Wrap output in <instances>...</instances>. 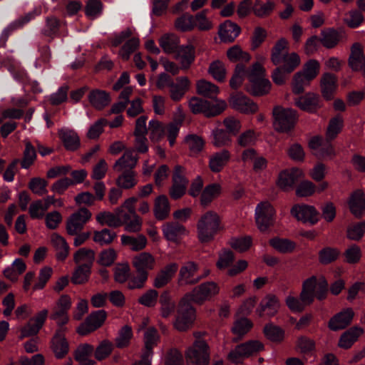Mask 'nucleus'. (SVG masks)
I'll use <instances>...</instances> for the list:
<instances>
[{
    "label": "nucleus",
    "mask_w": 365,
    "mask_h": 365,
    "mask_svg": "<svg viewBox=\"0 0 365 365\" xmlns=\"http://www.w3.org/2000/svg\"><path fill=\"white\" fill-rule=\"evenodd\" d=\"M220 288L217 283L208 281L196 286L191 292L184 295V302H192L202 304L205 302L212 299L220 292ZM195 309L191 305L184 303V329L192 324L195 319Z\"/></svg>",
    "instance_id": "nucleus-1"
},
{
    "label": "nucleus",
    "mask_w": 365,
    "mask_h": 365,
    "mask_svg": "<svg viewBox=\"0 0 365 365\" xmlns=\"http://www.w3.org/2000/svg\"><path fill=\"white\" fill-rule=\"evenodd\" d=\"M246 91L255 96H264L271 90V82L266 78L265 69L259 63H254L247 73Z\"/></svg>",
    "instance_id": "nucleus-2"
},
{
    "label": "nucleus",
    "mask_w": 365,
    "mask_h": 365,
    "mask_svg": "<svg viewBox=\"0 0 365 365\" xmlns=\"http://www.w3.org/2000/svg\"><path fill=\"white\" fill-rule=\"evenodd\" d=\"M220 229V218L218 214L213 211H207L197 222V237L202 243L210 242L214 240Z\"/></svg>",
    "instance_id": "nucleus-3"
},
{
    "label": "nucleus",
    "mask_w": 365,
    "mask_h": 365,
    "mask_svg": "<svg viewBox=\"0 0 365 365\" xmlns=\"http://www.w3.org/2000/svg\"><path fill=\"white\" fill-rule=\"evenodd\" d=\"M327 287V282L324 277L317 279L314 276L311 277L303 283L300 299L305 307L313 302L314 297L322 300L326 297Z\"/></svg>",
    "instance_id": "nucleus-4"
},
{
    "label": "nucleus",
    "mask_w": 365,
    "mask_h": 365,
    "mask_svg": "<svg viewBox=\"0 0 365 365\" xmlns=\"http://www.w3.org/2000/svg\"><path fill=\"white\" fill-rule=\"evenodd\" d=\"M189 107L194 113H202L207 117L215 116L220 114L227 107V103L222 100H216L215 103L198 98H192L189 101Z\"/></svg>",
    "instance_id": "nucleus-5"
},
{
    "label": "nucleus",
    "mask_w": 365,
    "mask_h": 365,
    "mask_svg": "<svg viewBox=\"0 0 365 365\" xmlns=\"http://www.w3.org/2000/svg\"><path fill=\"white\" fill-rule=\"evenodd\" d=\"M274 126L280 132H287L292 129L297 120L296 111L292 108L275 106L273 109Z\"/></svg>",
    "instance_id": "nucleus-6"
},
{
    "label": "nucleus",
    "mask_w": 365,
    "mask_h": 365,
    "mask_svg": "<svg viewBox=\"0 0 365 365\" xmlns=\"http://www.w3.org/2000/svg\"><path fill=\"white\" fill-rule=\"evenodd\" d=\"M187 360L195 365H208L210 352L207 343L202 339L196 340L187 351Z\"/></svg>",
    "instance_id": "nucleus-7"
},
{
    "label": "nucleus",
    "mask_w": 365,
    "mask_h": 365,
    "mask_svg": "<svg viewBox=\"0 0 365 365\" xmlns=\"http://www.w3.org/2000/svg\"><path fill=\"white\" fill-rule=\"evenodd\" d=\"M107 317V312L98 310L91 312L76 329V332L81 336H86L97 330L104 324Z\"/></svg>",
    "instance_id": "nucleus-8"
},
{
    "label": "nucleus",
    "mask_w": 365,
    "mask_h": 365,
    "mask_svg": "<svg viewBox=\"0 0 365 365\" xmlns=\"http://www.w3.org/2000/svg\"><path fill=\"white\" fill-rule=\"evenodd\" d=\"M91 212L86 207H81L71 214L66 220V230L69 235L79 233L85 224L91 219Z\"/></svg>",
    "instance_id": "nucleus-9"
},
{
    "label": "nucleus",
    "mask_w": 365,
    "mask_h": 365,
    "mask_svg": "<svg viewBox=\"0 0 365 365\" xmlns=\"http://www.w3.org/2000/svg\"><path fill=\"white\" fill-rule=\"evenodd\" d=\"M263 349L262 344L257 340H252L237 346L232 350L229 355V359L235 364L240 363L243 359Z\"/></svg>",
    "instance_id": "nucleus-10"
},
{
    "label": "nucleus",
    "mask_w": 365,
    "mask_h": 365,
    "mask_svg": "<svg viewBox=\"0 0 365 365\" xmlns=\"http://www.w3.org/2000/svg\"><path fill=\"white\" fill-rule=\"evenodd\" d=\"M274 209L270 202L264 201L259 202L255 208V221L260 231H265L273 224Z\"/></svg>",
    "instance_id": "nucleus-11"
},
{
    "label": "nucleus",
    "mask_w": 365,
    "mask_h": 365,
    "mask_svg": "<svg viewBox=\"0 0 365 365\" xmlns=\"http://www.w3.org/2000/svg\"><path fill=\"white\" fill-rule=\"evenodd\" d=\"M48 310L43 309L31 318L28 323L21 328L19 339L36 335L42 328L48 316Z\"/></svg>",
    "instance_id": "nucleus-12"
},
{
    "label": "nucleus",
    "mask_w": 365,
    "mask_h": 365,
    "mask_svg": "<svg viewBox=\"0 0 365 365\" xmlns=\"http://www.w3.org/2000/svg\"><path fill=\"white\" fill-rule=\"evenodd\" d=\"M232 108L245 114H252L258 110V105L243 93H238L230 98Z\"/></svg>",
    "instance_id": "nucleus-13"
},
{
    "label": "nucleus",
    "mask_w": 365,
    "mask_h": 365,
    "mask_svg": "<svg viewBox=\"0 0 365 365\" xmlns=\"http://www.w3.org/2000/svg\"><path fill=\"white\" fill-rule=\"evenodd\" d=\"M291 214L298 220L310 225H314L319 220V212L312 205H294L291 210Z\"/></svg>",
    "instance_id": "nucleus-14"
},
{
    "label": "nucleus",
    "mask_w": 365,
    "mask_h": 365,
    "mask_svg": "<svg viewBox=\"0 0 365 365\" xmlns=\"http://www.w3.org/2000/svg\"><path fill=\"white\" fill-rule=\"evenodd\" d=\"M66 331L67 329H56L51 339V348L56 358L58 359L64 358L69 351V344L65 337Z\"/></svg>",
    "instance_id": "nucleus-15"
},
{
    "label": "nucleus",
    "mask_w": 365,
    "mask_h": 365,
    "mask_svg": "<svg viewBox=\"0 0 365 365\" xmlns=\"http://www.w3.org/2000/svg\"><path fill=\"white\" fill-rule=\"evenodd\" d=\"M304 176L303 171L297 168L282 171L277 181V186L283 190H288L292 187L295 182Z\"/></svg>",
    "instance_id": "nucleus-16"
},
{
    "label": "nucleus",
    "mask_w": 365,
    "mask_h": 365,
    "mask_svg": "<svg viewBox=\"0 0 365 365\" xmlns=\"http://www.w3.org/2000/svg\"><path fill=\"white\" fill-rule=\"evenodd\" d=\"M133 264L138 274H142L148 278V270L153 269L155 259L148 252H141L133 258Z\"/></svg>",
    "instance_id": "nucleus-17"
},
{
    "label": "nucleus",
    "mask_w": 365,
    "mask_h": 365,
    "mask_svg": "<svg viewBox=\"0 0 365 365\" xmlns=\"http://www.w3.org/2000/svg\"><path fill=\"white\" fill-rule=\"evenodd\" d=\"M354 315L352 309L346 308L334 315L329 322V328L337 331L346 328L351 322Z\"/></svg>",
    "instance_id": "nucleus-18"
},
{
    "label": "nucleus",
    "mask_w": 365,
    "mask_h": 365,
    "mask_svg": "<svg viewBox=\"0 0 365 365\" xmlns=\"http://www.w3.org/2000/svg\"><path fill=\"white\" fill-rule=\"evenodd\" d=\"M294 103L301 110L309 113H314L321 107L319 97L312 93L296 98Z\"/></svg>",
    "instance_id": "nucleus-19"
},
{
    "label": "nucleus",
    "mask_w": 365,
    "mask_h": 365,
    "mask_svg": "<svg viewBox=\"0 0 365 365\" xmlns=\"http://www.w3.org/2000/svg\"><path fill=\"white\" fill-rule=\"evenodd\" d=\"M351 212L356 217L362 216L365 211V195L363 190H356L351 195L348 200Z\"/></svg>",
    "instance_id": "nucleus-20"
},
{
    "label": "nucleus",
    "mask_w": 365,
    "mask_h": 365,
    "mask_svg": "<svg viewBox=\"0 0 365 365\" xmlns=\"http://www.w3.org/2000/svg\"><path fill=\"white\" fill-rule=\"evenodd\" d=\"M240 28L235 23L227 20L220 25L218 34L221 41L231 43L239 36Z\"/></svg>",
    "instance_id": "nucleus-21"
},
{
    "label": "nucleus",
    "mask_w": 365,
    "mask_h": 365,
    "mask_svg": "<svg viewBox=\"0 0 365 365\" xmlns=\"http://www.w3.org/2000/svg\"><path fill=\"white\" fill-rule=\"evenodd\" d=\"M159 44L163 51L168 54L179 53L180 38L175 34L168 33L159 38Z\"/></svg>",
    "instance_id": "nucleus-22"
},
{
    "label": "nucleus",
    "mask_w": 365,
    "mask_h": 365,
    "mask_svg": "<svg viewBox=\"0 0 365 365\" xmlns=\"http://www.w3.org/2000/svg\"><path fill=\"white\" fill-rule=\"evenodd\" d=\"M280 303L279 299L273 294L267 295L260 302L256 312L259 316L264 313L269 317L274 316L279 310Z\"/></svg>",
    "instance_id": "nucleus-23"
},
{
    "label": "nucleus",
    "mask_w": 365,
    "mask_h": 365,
    "mask_svg": "<svg viewBox=\"0 0 365 365\" xmlns=\"http://www.w3.org/2000/svg\"><path fill=\"white\" fill-rule=\"evenodd\" d=\"M88 98L91 105L98 110H103L111 101L109 93L106 91L100 89L92 90L89 93Z\"/></svg>",
    "instance_id": "nucleus-24"
},
{
    "label": "nucleus",
    "mask_w": 365,
    "mask_h": 365,
    "mask_svg": "<svg viewBox=\"0 0 365 365\" xmlns=\"http://www.w3.org/2000/svg\"><path fill=\"white\" fill-rule=\"evenodd\" d=\"M349 64L353 71H361L365 75V57L360 44L354 43L352 46Z\"/></svg>",
    "instance_id": "nucleus-25"
},
{
    "label": "nucleus",
    "mask_w": 365,
    "mask_h": 365,
    "mask_svg": "<svg viewBox=\"0 0 365 365\" xmlns=\"http://www.w3.org/2000/svg\"><path fill=\"white\" fill-rule=\"evenodd\" d=\"M178 267L176 263H171L165 266L157 274L153 283L154 287L160 289L167 285L176 273Z\"/></svg>",
    "instance_id": "nucleus-26"
},
{
    "label": "nucleus",
    "mask_w": 365,
    "mask_h": 365,
    "mask_svg": "<svg viewBox=\"0 0 365 365\" xmlns=\"http://www.w3.org/2000/svg\"><path fill=\"white\" fill-rule=\"evenodd\" d=\"M173 185L170 189L169 194L174 200L182 197V168L181 165H176L173 170L172 177Z\"/></svg>",
    "instance_id": "nucleus-27"
},
{
    "label": "nucleus",
    "mask_w": 365,
    "mask_h": 365,
    "mask_svg": "<svg viewBox=\"0 0 365 365\" xmlns=\"http://www.w3.org/2000/svg\"><path fill=\"white\" fill-rule=\"evenodd\" d=\"M153 212L158 220H164L168 217L170 213V203L166 195H161L155 198Z\"/></svg>",
    "instance_id": "nucleus-28"
},
{
    "label": "nucleus",
    "mask_w": 365,
    "mask_h": 365,
    "mask_svg": "<svg viewBox=\"0 0 365 365\" xmlns=\"http://www.w3.org/2000/svg\"><path fill=\"white\" fill-rule=\"evenodd\" d=\"M58 135L67 150L75 151L79 148L80 138L73 130H61L58 132Z\"/></svg>",
    "instance_id": "nucleus-29"
},
{
    "label": "nucleus",
    "mask_w": 365,
    "mask_h": 365,
    "mask_svg": "<svg viewBox=\"0 0 365 365\" xmlns=\"http://www.w3.org/2000/svg\"><path fill=\"white\" fill-rule=\"evenodd\" d=\"M133 150H127L124 154L115 163L113 169L117 171H121L123 169H133L138 163V156L133 155Z\"/></svg>",
    "instance_id": "nucleus-30"
},
{
    "label": "nucleus",
    "mask_w": 365,
    "mask_h": 365,
    "mask_svg": "<svg viewBox=\"0 0 365 365\" xmlns=\"http://www.w3.org/2000/svg\"><path fill=\"white\" fill-rule=\"evenodd\" d=\"M230 158L228 150H223L215 153L210 157L209 167L214 173L220 172L227 163Z\"/></svg>",
    "instance_id": "nucleus-31"
},
{
    "label": "nucleus",
    "mask_w": 365,
    "mask_h": 365,
    "mask_svg": "<svg viewBox=\"0 0 365 365\" xmlns=\"http://www.w3.org/2000/svg\"><path fill=\"white\" fill-rule=\"evenodd\" d=\"M95 260V252L87 248H80L73 255L74 262L79 266L91 267Z\"/></svg>",
    "instance_id": "nucleus-32"
},
{
    "label": "nucleus",
    "mask_w": 365,
    "mask_h": 365,
    "mask_svg": "<svg viewBox=\"0 0 365 365\" xmlns=\"http://www.w3.org/2000/svg\"><path fill=\"white\" fill-rule=\"evenodd\" d=\"M35 16L34 12H30L26 14L24 16H20L16 21L9 24L3 31L1 35V39L6 42L10 34L19 29L22 28L26 24L29 23Z\"/></svg>",
    "instance_id": "nucleus-33"
},
{
    "label": "nucleus",
    "mask_w": 365,
    "mask_h": 365,
    "mask_svg": "<svg viewBox=\"0 0 365 365\" xmlns=\"http://www.w3.org/2000/svg\"><path fill=\"white\" fill-rule=\"evenodd\" d=\"M35 16L34 12H30L26 14L24 16H20L16 21L9 24L3 31L1 35V39L6 42L10 34L19 29L22 28L26 24L29 23Z\"/></svg>",
    "instance_id": "nucleus-34"
},
{
    "label": "nucleus",
    "mask_w": 365,
    "mask_h": 365,
    "mask_svg": "<svg viewBox=\"0 0 365 365\" xmlns=\"http://www.w3.org/2000/svg\"><path fill=\"white\" fill-rule=\"evenodd\" d=\"M160 340V335L158 332V330L154 327H148L143 336V341H144V353L153 354V349L154 346H157L158 341Z\"/></svg>",
    "instance_id": "nucleus-35"
},
{
    "label": "nucleus",
    "mask_w": 365,
    "mask_h": 365,
    "mask_svg": "<svg viewBox=\"0 0 365 365\" xmlns=\"http://www.w3.org/2000/svg\"><path fill=\"white\" fill-rule=\"evenodd\" d=\"M51 241L56 250V259L60 261L65 260L69 251V247L66 240L61 235L53 233L51 236Z\"/></svg>",
    "instance_id": "nucleus-36"
},
{
    "label": "nucleus",
    "mask_w": 365,
    "mask_h": 365,
    "mask_svg": "<svg viewBox=\"0 0 365 365\" xmlns=\"http://www.w3.org/2000/svg\"><path fill=\"white\" fill-rule=\"evenodd\" d=\"M163 232L168 240L176 242L182 234V225L178 222H167L163 226Z\"/></svg>",
    "instance_id": "nucleus-37"
},
{
    "label": "nucleus",
    "mask_w": 365,
    "mask_h": 365,
    "mask_svg": "<svg viewBox=\"0 0 365 365\" xmlns=\"http://www.w3.org/2000/svg\"><path fill=\"white\" fill-rule=\"evenodd\" d=\"M336 79L334 74L325 73L321 79V87L324 97L330 99L336 89Z\"/></svg>",
    "instance_id": "nucleus-38"
},
{
    "label": "nucleus",
    "mask_w": 365,
    "mask_h": 365,
    "mask_svg": "<svg viewBox=\"0 0 365 365\" xmlns=\"http://www.w3.org/2000/svg\"><path fill=\"white\" fill-rule=\"evenodd\" d=\"M362 333L363 329L360 327H355L349 329L340 337L339 346L344 349L351 347Z\"/></svg>",
    "instance_id": "nucleus-39"
},
{
    "label": "nucleus",
    "mask_w": 365,
    "mask_h": 365,
    "mask_svg": "<svg viewBox=\"0 0 365 365\" xmlns=\"http://www.w3.org/2000/svg\"><path fill=\"white\" fill-rule=\"evenodd\" d=\"M91 274V267L77 265L74 269L71 282L76 285L84 284L89 281Z\"/></svg>",
    "instance_id": "nucleus-40"
},
{
    "label": "nucleus",
    "mask_w": 365,
    "mask_h": 365,
    "mask_svg": "<svg viewBox=\"0 0 365 365\" xmlns=\"http://www.w3.org/2000/svg\"><path fill=\"white\" fill-rule=\"evenodd\" d=\"M136 173L130 169L125 170L116 179V185L123 189H130L138 183L135 179Z\"/></svg>",
    "instance_id": "nucleus-41"
},
{
    "label": "nucleus",
    "mask_w": 365,
    "mask_h": 365,
    "mask_svg": "<svg viewBox=\"0 0 365 365\" xmlns=\"http://www.w3.org/2000/svg\"><path fill=\"white\" fill-rule=\"evenodd\" d=\"M230 134L222 128H215L212 130V143L217 147L228 146L232 143Z\"/></svg>",
    "instance_id": "nucleus-42"
},
{
    "label": "nucleus",
    "mask_w": 365,
    "mask_h": 365,
    "mask_svg": "<svg viewBox=\"0 0 365 365\" xmlns=\"http://www.w3.org/2000/svg\"><path fill=\"white\" fill-rule=\"evenodd\" d=\"M122 245L130 246L133 251H140L144 249L147 244V239L143 235H139L137 237L123 235L121 237Z\"/></svg>",
    "instance_id": "nucleus-43"
},
{
    "label": "nucleus",
    "mask_w": 365,
    "mask_h": 365,
    "mask_svg": "<svg viewBox=\"0 0 365 365\" xmlns=\"http://www.w3.org/2000/svg\"><path fill=\"white\" fill-rule=\"evenodd\" d=\"M96 218V221L102 226L107 225L110 227L116 228L123 225V222L120 220L118 217L108 211L99 212Z\"/></svg>",
    "instance_id": "nucleus-44"
},
{
    "label": "nucleus",
    "mask_w": 365,
    "mask_h": 365,
    "mask_svg": "<svg viewBox=\"0 0 365 365\" xmlns=\"http://www.w3.org/2000/svg\"><path fill=\"white\" fill-rule=\"evenodd\" d=\"M197 265L193 262L184 264V284H192L198 282L202 277L197 274Z\"/></svg>",
    "instance_id": "nucleus-45"
},
{
    "label": "nucleus",
    "mask_w": 365,
    "mask_h": 365,
    "mask_svg": "<svg viewBox=\"0 0 365 365\" xmlns=\"http://www.w3.org/2000/svg\"><path fill=\"white\" fill-rule=\"evenodd\" d=\"M36 158V151L30 141L25 142V149L23 153V158L20 160L22 168L28 169L34 163Z\"/></svg>",
    "instance_id": "nucleus-46"
},
{
    "label": "nucleus",
    "mask_w": 365,
    "mask_h": 365,
    "mask_svg": "<svg viewBox=\"0 0 365 365\" xmlns=\"http://www.w3.org/2000/svg\"><path fill=\"white\" fill-rule=\"evenodd\" d=\"M271 246L282 253L292 252L296 247V243L290 240L275 237L270 240Z\"/></svg>",
    "instance_id": "nucleus-47"
},
{
    "label": "nucleus",
    "mask_w": 365,
    "mask_h": 365,
    "mask_svg": "<svg viewBox=\"0 0 365 365\" xmlns=\"http://www.w3.org/2000/svg\"><path fill=\"white\" fill-rule=\"evenodd\" d=\"M288 42L282 38L279 39L274 45L272 51L271 60L274 65L282 63V57L287 53L285 52L287 48Z\"/></svg>",
    "instance_id": "nucleus-48"
},
{
    "label": "nucleus",
    "mask_w": 365,
    "mask_h": 365,
    "mask_svg": "<svg viewBox=\"0 0 365 365\" xmlns=\"http://www.w3.org/2000/svg\"><path fill=\"white\" fill-rule=\"evenodd\" d=\"M117 237L115 232L110 230L109 229L104 228L101 231H94L93 240L103 245H108L112 243L114 239Z\"/></svg>",
    "instance_id": "nucleus-49"
},
{
    "label": "nucleus",
    "mask_w": 365,
    "mask_h": 365,
    "mask_svg": "<svg viewBox=\"0 0 365 365\" xmlns=\"http://www.w3.org/2000/svg\"><path fill=\"white\" fill-rule=\"evenodd\" d=\"M140 45V40L137 37H133L128 39L120 48L119 56L123 61H128L130 55L135 51Z\"/></svg>",
    "instance_id": "nucleus-50"
},
{
    "label": "nucleus",
    "mask_w": 365,
    "mask_h": 365,
    "mask_svg": "<svg viewBox=\"0 0 365 365\" xmlns=\"http://www.w3.org/2000/svg\"><path fill=\"white\" fill-rule=\"evenodd\" d=\"M197 91L200 95L208 98H214L219 92V88L215 84L205 81L200 80L197 83Z\"/></svg>",
    "instance_id": "nucleus-51"
},
{
    "label": "nucleus",
    "mask_w": 365,
    "mask_h": 365,
    "mask_svg": "<svg viewBox=\"0 0 365 365\" xmlns=\"http://www.w3.org/2000/svg\"><path fill=\"white\" fill-rule=\"evenodd\" d=\"M227 56L232 62H248L251 57L250 55L244 51L238 45H235L230 48L227 51Z\"/></svg>",
    "instance_id": "nucleus-52"
},
{
    "label": "nucleus",
    "mask_w": 365,
    "mask_h": 365,
    "mask_svg": "<svg viewBox=\"0 0 365 365\" xmlns=\"http://www.w3.org/2000/svg\"><path fill=\"white\" fill-rule=\"evenodd\" d=\"M221 192V186L217 183H212L204 189L201 195V203L203 205H208Z\"/></svg>",
    "instance_id": "nucleus-53"
},
{
    "label": "nucleus",
    "mask_w": 365,
    "mask_h": 365,
    "mask_svg": "<svg viewBox=\"0 0 365 365\" xmlns=\"http://www.w3.org/2000/svg\"><path fill=\"white\" fill-rule=\"evenodd\" d=\"M132 336L133 331L131 327L128 325L123 326L120 329L118 336L115 339L116 346L120 349L127 347L130 344Z\"/></svg>",
    "instance_id": "nucleus-54"
},
{
    "label": "nucleus",
    "mask_w": 365,
    "mask_h": 365,
    "mask_svg": "<svg viewBox=\"0 0 365 365\" xmlns=\"http://www.w3.org/2000/svg\"><path fill=\"white\" fill-rule=\"evenodd\" d=\"M275 4L271 0H267L264 3L256 1L252 6L254 14L258 17L268 16L274 9Z\"/></svg>",
    "instance_id": "nucleus-55"
},
{
    "label": "nucleus",
    "mask_w": 365,
    "mask_h": 365,
    "mask_svg": "<svg viewBox=\"0 0 365 365\" xmlns=\"http://www.w3.org/2000/svg\"><path fill=\"white\" fill-rule=\"evenodd\" d=\"M343 21L347 26L357 28L364 21V16L358 10H351L345 14Z\"/></svg>",
    "instance_id": "nucleus-56"
},
{
    "label": "nucleus",
    "mask_w": 365,
    "mask_h": 365,
    "mask_svg": "<svg viewBox=\"0 0 365 365\" xmlns=\"http://www.w3.org/2000/svg\"><path fill=\"white\" fill-rule=\"evenodd\" d=\"M208 73L216 81L220 82L223 81L226 76L225 64L219 60L212 62L209 66Z\"/></svg>",
    "instance_id": "nucleus-57"
},
{
    "label": "nucleus",
    "mask_w": 365,
    "mask_h": 365,
    "mask_svg": "<svg viewBox=\"0 0 365 365\" xmlns=\"http://www.w3.org/2000/svg\"><path fill=\"white\" fill-rule=\"evenodd\" d=\"M93 350V346L89 344H79L73 352L74 359L78 363L89 361L88 357L91 355Z\"/></svg>",
    "instance_id": "nucleus-58"
},
{
    "label": "nucleus",
    "mask_w": 365,
    "mask_h": 365,
    "mask_svg": "<svg viewBox=\"0 0 365 365\" xmlns=\"http://www.w3.org/2000/svg\"><path fill=\"white\" fill-rule=\"evenodd\" d=\"M47 185L48 182L45 179L36 177L30 180L28 184V187L34 194H36L38 196H42L43 195L47 193Z\"/></svg>",
    "instance_id": "nucleus-59"
},
{
    "label": "nucleus",
    "mask_w": 365,
    "mask_h": 365,
    "mask_svg": "<svg viewBox=\"0 0 365 365\" xmlns=\"http://www.w3.org/2000/svg\"><path fill=\"white\" fill-rule=\"evenodd\" d=\"M113 349V344L108 339L103 340L96 347L94 353L98 361H102L108 357Z\"/></svg>",
    "instance_id": "nucleus-60"
},
{
    "label": "nucleus",
    "mask_w": 365,
    "mask_h": 365,
    "mask_svg": "<svg viewBox=\"0 0 365 365\" xmlns=\"http://www.w3.org/2000/svg\"><path fill=\"white\" fill-rule=\"evenodd\" d=\"M185 141L189 148L191 155H195L200 153L204 146L202 138L195 134L187 135Z\"/></svg>",
    "instance_id": "nucleus-61"
},
{
    "label": "nucleus",
    "mask_w": 365,
    "mask_h": 365,
    "mask_svg": "<svg viewBox=\"0 0 365 365\" xmlns=\"http://www.w3.org/2000/svg\"><path fill=\"white\" fill-rule=\"evenodd\" d=\"M282 68L287 73L292 72L300 63V58L296 53H286L282 57Z\"/></svg>",
    "instance_id": "nucleus-62"
},
{
    "label": "nucleus",
    "mask_w": 365,
    "mask_h": 365,
    "mask_svg": "<svg viewBox=\"0 0 365 365\" xmlns=\"http://www.w3.org/2000/svg\"><path fill=\"white\" fill-rule=\"evenodd\" d=\"M343 125V119L340 116H336L330 120L327 127L326 137L327 140H333L341 131Z\"/></svg>",
    "instance_id": "nucleus-63"
},
{
    "label": "nucleus",
    "mask_w": 365,
    "mask_h": 365,
    "mask_svg": "<svg viewBox=\"0 0 365 365\" xmlns=\"http://www.w3.org/2000/svg\"><path fill=\"white\" fill-rule=\"evenodd\" d=\"M266 337L272 341H281L284 337V331L272 324L266 325L264 328Z\"/></svg>",
    "instance_id": "nucleus-64"
}]
</instances>
